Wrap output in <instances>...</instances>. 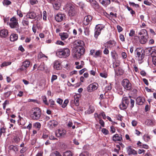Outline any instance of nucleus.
<instances>
[{"mask_svg":"<svg viewBox=\"0 0 156 156\" xmlns=\"http://www.w3.org/2000/svg\"><path fill=\"white\" fill-rule=\"evenodd\" d=\"M76 46L75 48V53L74 56L76 58H80L83 55L85 51V49L83 47L85 45L84 42L82 41L78 40L76 42Z\"/></svg>","mask_w":156,"mask_h":156,"instance_id":"obj_1","label":"nucleus"},{"mask_svg":"<svg viewBox=\"0 0 156 156\" xmlns=\"http://www.w3.org/2000/svg\"><path fill=\"white\" fill-rule=\"evenodd\" d=\"M131 97H123L121 103L119 105V107L121 110L126 109L128 107L130 101V107H133L135 103L134 100L131 98Z\"/></svg>","mask_w":156,"mask_h":156,"instance_id":"obj_2","label":"nucleus"},{"mask_svg":"<svg viewBox=\"0 0 156 156\" xmlns=\"http://www.w3.org/2000/svg\"><path fill=\"white\" fill-rule=\"evenodd\" d=\"M41 113L38 108H33L30 112V117L32 119L37 120L41 117Z\"/></svg>","mask_w":156,"mask_h":156,"instance_id":"obj_3","label":"nucleus"},{"mask_svg":"<svg viewBox=\"0 0 156 156\" xmlns=\"http://www.w3.org/2000/svg\"><path fill=\"white\" fill-rule=\"evenodd\" d=\"M10 22L9 23L10 27L12 29L15 28L17 32L20 33V31L19 29V25L18 23V19L13 16L10 19Z\"/></svg>","mask_w":156,"mask_h":156,"instance_id":"obj_4","label":"nucleus"},{"mask_svg":"<svg viewBox=\"0 0 156 156\" xmlns=\"http://www.w3.org/2000/svg\"><path fill=\"white\" fill-rule=\"evenodd\" d=\"M135 56L138 60H142L144 57V51L140 48H136L135 51Z\"/></svg>","mask_w":156,"mask_h":156,"instance_id":"obj_5","label":"nucleus"},{"mask_svg":"<svg viewBox=\"0 0 156 156\" xmlns=\"http://www.w3.org/2000/svg\"><path fill=\"white\" fill-rule=\"evenodd\" d=\"M66 7L68 10V13L69 16H73L75 14V7L73 4L70 3H67Z\"/></svg>","mask_w":156,"mask_h":156,"instance_id":"obj_6","label":"nucleus"},{"mask_svg":"<svg viewBox=\"0 0 156 156\" xmlns=\"http://www.w3.org/2000/svg\"><path fill=\"white\" fill-rule=\"evenodd\" d=\"M105 26L102 24H99L96 25L95 29L94 37L97 38L100 34L101 31L105 28Z\"/></svg>","mask_w":156,"mask_h":156,"instance_id":"obj_7","label":"nucleus"},{"mask_svg":"<svg viewBox=\"0 0 156 156\" xmlns=\"http://www.w3.org/2000/svg\"><path fill=\"white\" fill-rule=\"evenodd\" d=\"M122 85L124 88L127 90L131 89L132 86L129 81L127 79L123 80L122 82Z\"/></svg>","mask_w":156,"mask_h":156,"instance_id":"obj_8","label":"nucleus"},{"mask_svg":"<svg viewBox=\"0 0 156 156\" xmlns=\"http://www.w3.org/2000/svg\"><path fill=\"white\" fill-rule=\"evenodd\" d=\"M30 62L28 60H26L23 62L20 68L18 69V71L21 72L26 70V69L29 67L30 65Z\"/></svg>","mask_w":156,"mask_h":156,"instance_id":"obj_9","label":"nucleus"},{"mask_svg":"<svg viewBox=\"0 0 156 156\" xmlns=\"http://www.w3.org/2000/svg\"><path fill=\"white\" fill-rule=\"evenodd\" d=\"M27 18L30 19H35V20H40L39 18V15H37L34 12H28L27 15Z\"/></svg>","mask_w":156,"mask_h":156,"instance_id":"obj_10","label":"nucleus"},{"mask_svg":"<svg viewBox=\"0 0 156 156\" xmlns=\"http://www.w3.org/2000/svg\"><path fill=\"white\" fill-rule=\"evenodd\" d=\"M98 85L97 83H94L90 84L87 87V91L89 92H91L96 90L98 87Z\"/></svg>","mask_w":156,"mask_h":156,"instance_id":"obj_11","label":"nucleus"},{"mask_svg":"<svg viewBox=\"0 0 156 156\" xmlns=\"http://www.w3.org/2000/svg\"><path fill=\"white\" fill-rule=\"evenodd\" d=\"M116 0H99V2L102 5L106 7L110 4L111 2H116Z\"/></svg>","mask_w":156,"mask_h":156,"instance_id":"obj_12","label":"nucleus"},{"mask_svg":"<svg viewBox=\"0 0 156 156\" xmlns=\"http://www.w3.org/2000/svg\"><path fill=\"white\" fill-rule=\"evenodd\" d=\"M112 140L115 142L117 141H122V135L118 134L114 135L112 136Z\"/></svg>","mask_w":156,"mask_h":156,"instance_id":"obj_13","label":"nucleus"},{"mask_svg":"<svg viewBox=\"0 0 156 156\" xmlns=\"http://www.w3.org/2000/svg\"><path fill=\"white\" fill-rule=\"evenodd\" d=\"M9 32L6 29H3L0 31V37L2 38L6 37L8 35Z\"/></svg>","mask_w":156,"mask_h":156,"instance_id":"obj_14","label":"nucleus"},{"mask_svg":"<svg viewBox=\"0 0 156 156\" xmlns=\"http://www.w3.org/2000/svg\"><path fill=\"white\" fill-rule=\"evenodd\" d=\"M65 17V15L61 13H58L55 16V19L58 22H60L63 20Z\"/></svg>","mask_w":156,"mask_h":156,"instance_id":"obj_15","label":"nucleus"},{"mask_svg":"<svg viewBox=\"0 0 156 156\" xmlns=\"http://www.w3.org/2000/svg\"><path fill=\"white\" fill-rule=\"evenodd\" d=\"M92 17L90 15H88L86 16L83 21V24L85 26H87L89 24L90 21L91 20Z\"/></svg>","mask_w":156,"mask_h":156,"instance_id":"obj_16","label":"nucleus"},{"mask_svg":"<svg viewBox=\"0 0 156 156\" xmlns=\"http://www.w3.org/2000/svg\"><path fill=\"white\" fill-rule=\"evenodd\" d=\"M66 131L65 130H61L59 129L56 133V135L57 137H64L66 134Z\"/></svg>","mask_w":156,"mask_h":156,"instance_id":"obj_17","label":"nucleus"},{"mask_svg":"<svg viewBox=\"0 0 156 156\" xmlns=\"http://www.w3.org/2000/svg\"><path fill=\"white\" fill-rule=\"evenodd\" d=\"M127 152L129 155H136L137 154V151L133 149L131 146H129L126 148Z\"/></svg>","mask_w":156,"mask_h":156,"instance_id":"obj_18","label":"nucleus"},{"mask_svg":"<svg viewBox=\"0 0 156 156\" xmlns=\"http://www.w3.org/2000/svg\"><path fill=\"white\" fill-rule=\"evenodd\" d=\"M58 124V122L55 120H52L49 121L48 124L51 127L54 128L56 127Z\"/></svg>","mask_w":156,"mask_h":156,"instance_id":"obj_19","label":"nucleus"},{"mask_svg":"<svg viewBox=\"0 0 156 156\" xmlns=\"http://www.w3.org/2000/svg\"><path fill=\"white\" fill-rule=\"evenodd\" d=\"M116 42L113 40H110L105 44V45H107V48H111L115 46Z\"/></svg>","mask_w":156,"mask_h":156,"instance_id":"obj_20","label":"nucleus"},{"mask_svg":"<svg viewBox=\"0 0 156 156\" xmlns=\"http://www.w3.org/2000/svg\"><path fill=\"white\" fill-rule=\"evenodd\" d=\"M148 38V35H142L141 37L140 40V43L142 44H146L147 41V39Z\"/></svg>","mask_w":156,"mask_h":156,"instance_id":"obj_21","label":"nucleus"},{"mask_svg":"<svg viewBox=\"0 0 156 156\" xmlns=\"http://www.w3.org/2000/svg\"><path fill=\"white\" fill-rule=\"evenodd\" d=\"M62 49L63 53L64 56H65V58L67 57L70 54V51L69 48H62Z\"/></svg>","mask_w":156,"mask_h":156,"instance_id":"obj_22","label":"nucleus"},{"mask_svg":"<svg viewBox=\"0 0 156 156\" xmlns=\"http://www.w3.org/2000/svg\"><path fill=\"white\" fill-rule=\"evenodd\" d=\"M19 119L18 120V123L21 125H24L27 122V120L25 118L21 117L20 115L19 116Z\"/></svg>","mask_w":156,"mask_h":156,"instance_id":"obj_23","label":"nucleus"},{"mask_svg":"<svg viewBox=\"0 0 156 156\" xmlns=\"http://www.w3.org/2000/svg\"><path fill=\"white\" fill-rule=\"evenodd\" d=\"M56 55L60 58H64L63 53L62 49H60L58 50L56 53Z\"/></svg>","mask_w":156,"mask_h":156,"instance_id":"obj_24","label":"nucleus"},{"mask_svg":"<svg viewBox=\"0 0 156 156\" xmlns=\"http://www.w3.org/2000/svg\"><path fill=\"white\" fill-rule=\"evenodd\" d=\"M59 35L60 36L61 40L62 41L65 40L69 37V35L66 33H61L59 34Z\"/></svg>","mask_w":156,"mask_h":156,"instance_id":"obj_25","label":"nucleus"},{"mask_svg":"<svg viewBox=\"0 0 156 156\" xmlns=\"http://www.w3.org/2000/svg\"><path fill=\"white\" fill-rule=\"evenodd\" d=\"M90 4L91 6L95 9H98L99 8V5L98 3L95 0H92Z\"/></svg>","mask_w":156,"mask_h":156,"instance_id":"obj_26","label":"nucleus"},{"mask_svg":"<svg viewBox=\"0 0 156 156\" xmlns=\"http://www.w3.org/2000/svg\"><path fill=\"white\" fill-rule=\"evenodd\" d=\"M114 70L117 76L122 75L123 73V71L120 68L115 69Z\"/></svg>","mask_w":156,"mask_h":156,"instance_id":"obj_27","label":"nucleus"},{"mask_svg":"<svg viewBox=\"0 0 156 156\" xmlns=\"http://www.w3.org/2000/svg\"><path fill=\"white\" fill-rule=\"evenodd\" d=\"M54 68L56 70H59L61 69V64L58 61H56L54 62Z\"/></svg>","mask_w":156,"mask_h":156,"instance_id":"obj_28","label":"nucleus"},{"mask_svg":"<svg viewBox=\"0 0 156 156\" xmlns=\"http://www.w3.org/2000/svg\"><path fill=\"white\" fill-rule=\"evenodd\" d=\"M136 103L139 105H142L144 101V99L143 98L138 97L136 100Z\"/></svg>","mask_w":156,"mask_h":156,"instance_id":"obj_29","label":"nucleus"},{"mask_svg":"<svg viewBox=\"0 0 156 156\" xmlns=\"http://www.w3.org/2000/svg\"><path fill=\"white\" fill-rule=\"evenodd\" d=\"M145 122L146 124L148 126H153L154 125V122L152 120L147 119Z\"/></svg>","mask_w":156,"mask_h":156,"instance_id":"obj_30","label":"nucleus"},{"mask_svg":"<svg viewBox=\"0 0 156 156\" xmlns=\"http://www.w3.org/2000/svg\"><path fill=\"white\" fill-rule=\"evenodd\" d=\"M84 33L86 36H88L90 34V31L89 30V26H85L84 27Z\"/></svg>","mask_w":156,"mask_h":156,"instance_id":"obj_31","label":"nucleus"},{"mask_svg":"<svg viewBox=\"0 0 156 156\" xmlns=\"http://www.w3.org/2000/svg\"><path fill=\"white\" fill-rule=\"evenodd\" d=\"M10 38L11 41H16L18 39V35L16 34H13L10 35Z\"/></svg>","mask_w":156,"mask_h":156,"instance_id":"obj_32","label":"nucleus"},{"mask_svg":"<svg viewBox=\"0 0 156 156\" xmlns=\"http://www.w3.org/2000/svg\"><path fill=\"white\" fill-rule=\"evenodd\" d=\"M29 23L28 18H27V17L26 18H24V19L22 21L23 25L24 26H27V27L29 26Z\"/></svg>","mask_w":156,"mask_h":156,"instance_id":"obj_33","label":"nucleus"},{"mask_svg":"<svg viewBox=\"0 0 156 156\" xmlns=\"http://www.w3.org/2000/svg\"><path fill=\"white\" fill-rule=\"evenodd\" d=\"M111 54L112 58L113 59H114L115 60H116L118 58V55L115 51H112Z\"/></svg>","mask_w":156,"mask_h":156,"instance_id":"obj_34","label":"nucleus"},{"mask_svg":"<svg viewBox=\"0 0 156 156\" xmlns=\"http://www.w3.org/2000/svg\"><path fill=\"white\" fill-rule=\"evenodd\" d=\"M60 6V4L58 2H55L54 4H53V6L54 8L56 9H58Z\"/></svg>","mask_w":156,"mask_h":156,"instance_id":"obj_35","label":"nucleus"},{"mask_svg":"<svg viewBox=\"0 0 156 156\" xmlns=\"http://www.w3.org/2000/svg\"><path fill=\"white\" fill-rule=\"evenodd\" d=\"M33 127L39 130L41 127V124L39 122H36L33 124Z\"/></svg>","mask_w":156,"mask_h":156,"instance_id":"obj_36","label":"nucleus"},{"mask_svg":"<svg viewBox=\"0 0 156 156\" xmlns=\"http://www.w3.org/2000/svg\"><path fill=\"white\" fill-rule=\"evenodd\" d=\"M102 51L100 50L97 51L95 53V54L94 55V57L95 58H97L98 57L101 56V55Z\"/></svg>","mask_w":156,"mask_h":156,"instance_id":"obj_37","label":"nucleus"},{"mask_svg":"<svg viewBox=\"0 0 156 156\" xmlns=\"http://www.w3.org/2000/svg\"><path fill=\"white\" fill-rule=\"evenodd\" d=\"M140 35H147V30L145 29H143L141 30L138 33Z\"/></svg>","mask_w":156,"mask_h":156,"instance_id":"obj_38","label":"nucleus"},{"mask_svg":"<svg viewBox=\"0 0 156 156\" xmlns=\"http://www.w3.org/2000/svg\"><path fill=\"white\" fill-rule=\"evenodd\" d=\"M13 139L15 142L16 143H18L20 142V140L19 136L17 135L15 136L14 137Z\"/></svg>","mask_w":156,"mask_h":156,"instance_id":"obj_39","label":"nucleus"},{"mask_svg":"<svg viewBox=\"0 0 156 156\" xmlns=\"http://www.w3.org/2000/svg\"><path fill=\"white\" fill-rule=\"evenodd\" d=\"M50 156H62L60 154L59 152L57 151H55L52 153Z\"/></svg>","mask_w":156,"mask_h":156,"instance_id":"obj_40","label":"nucleus"},{"mask_svg":"<svg viewBox=\"0 0 156 156\" xmlns=\"http://www.w3.org/2000/svg\"><path fill=\"white\" fill-rule=\"evenodd\" d=\"M49 103L50 104V106L51 108H53L54 107V106L56 105L55 104V101L52 99H51L49 100Z\"/></svg>","mask_w":156,"mask_h":156,"instance_id":"obj_41","label":"nucleus"},{"mask_svg":"<svg viewBox=\"0 0 156 156\" xmlns=\"http://www.w3.org/2000/svg\"><path fill=\"white\" fill-rule=\"evenodd\" d=\"M11 63L10 62H4L1 65V67H3L5 66H7L10 65Z\"/></svg>","mask_w":156,"mask_h":156,"instance_id":"obj_42","label":"nucleus"},{"mask_svg":"<svg viewBox=\"0 0 156 156\" xmlns=\"http://www.w3.org/2000/svg\"><path fill=\"white\" fill-rule=\"evenodd\" d=\"M63 156H73V154L71 151H68L63 153Z\"/></svg>","mask_w":156,"mask_h":156,"instance_id":"obj_43","label":"nucleus"},{"mask_svg":"<svg viewBox=\"0 0 156 156\" xmlns=\"http://www.w3.org/2000/svg\"><path fill=\"white\" fill-rule=\"evenodd\" d=\"M94 111V109L93 106H90L89 107V109L87 111V113L88 114H90L93 113Z\"/></svg>","mask_w":156,"mask_h":156,"instance_id":"obj_44","label":"nucleus"},{"mask_svg":"<svg viewBox=\"0 0 156 156\" xmlns=\"http://www.w3.org/2000/svg\"><path fill=\"white\" fill-rule=\"evenodd\" d=\"M42 99L43 102L47 105H49V103L48 102L47 98L45 96H44L42 97Z\"/></svg>","mask_w":156,"mask_h":156,"instance_id":"obj_45","label":"nucleus"},{"mask_svg":"<svg viewBox=\"0 0 156 156\" xmlns=\"http://www.w3.org/2000/svg\"><path fill=\"white\" fill-rule=\"evenodd\" d=\"M12 91H10L6 92H5L4 94V96L5 98L9 97L12 94Z\"/></svg>","mask_w":156,"mask_h":156,"instance_id":"obj_46","label":"nucleus"},{"mask_svg":"<svg viewBox=\"0 0 156 156\" xmlns=\"http://www.w3.org/2000/svg\"><path fill=\"white\" fill-rule=\"evenodd\" d=\"M116 92L120 95H122L123 93V92L122 90V88L120 87L118 88Z\"/></svg>","mask_w":156,"mask_h":156,"instance_id":"obj_47","label":"nucleus"},{"mask_svg":"<svg viewBox=\"0 0 156 156\" xmlns=\"http://www.w3.org/2000/svg\"><path fill=\"white\" fill-rule=\"evenodd\" d=\"M3 3L4 5H9L11 4V2L9 0H4L3 2Z\"/></svg>","mask_w":156,"mask_h":156,"instance_id":"obj_48","label":"nucleus"},{"mask_svg":"<svg viewBox=\"0 0 156 156\" xmlns=\"http://www.w3.org/2000/svg\"><path fill=\"white\" fill-rule=\"evenodd\" d=\"M69 100L68 99H66L64 101V103L62 104V107L63 108H65L67 105V104L69 103Z\"/></svg>","mask_w":156,"mask_h":156,"instance_id":"obj_49","label":"nucleus"},{"mask_svg":"<svg viewBox=\"0 0 156 156\" xmlns=\"http://www.w3.org/2000/svg\"><path fill=\"white\" fill-rule=\"evenodd\" d=\"M120 65V63L119 62L116 61L113 63V67L114 69L119 66Z\"/></svg>","mask_w":156,"mask_h":156,"instance_id":"obj_50","label":"nucleus"},{"mask_svg":"<svg viewBox=\"0 0 156 156\" xmlns=\"http://www.w3.org/2000/svg\"><path fill=\"white\" fill-rule=\"evenodd\" d=\"M5 132V128L4 127L1 128L0 130V137H1L2 133L4 134Z\"/></svg>","mask_w":156,"mask_h":156,"instance_id":"obj_51","label":"nucleus"},{"mask_svg":"<svg viewBox=\"0 0 156 156\" xmlns=\"http://www.w3.org/2000/svg\"><path fill=\"white\" fill-rule=\"evenodd\" d=\"M129 4L130 5L136 8H138L139 7V5L138 4H136L133 2H129Z\"/></svg>","mask_w":156,"mask_h":156,"instance_id":"obj_52","label":"nucleus"},{"mask_svg":"<svg viewBox=\"0 0 156 156\" xmlns=\"http://www.w3.org/2000/svg\"><path fill=\"white\" fill-rule=\"evenodd\" d=\"M79 99H74V101H72L71 102H74L76 106H78L79 105Z\"/></svg>","mask_w":156,"mask_h":156,"instance_id":"obj_53","label":"nucleus"},{"mask_svg":"<svg viewBox=\"0 0 156 156\" xmlns=\"http://www.w3.org/2000/svg\"><path fill=\"white\" fill-rule=\"evenodd\" d=\"M38 70H43L44 69V67L43 64H41L39 66L37 69Z\"/></svg>","mask_w":156,"mask_h":156,"instance_id":"obj_54","label":"nucleus"},{"mask_svg":"<svg viewBox=\"0 0 156 156\" xmlns=\"http://www.w3.org/2000/svg\"><path fill=\"white\" fill-rule=\"evenodd\" d=\"M105 49L103 51V53L105 54H108L109 53V50H108L107 48V46L106 45H105Z\"/></svg>","mask_w":156,"mask_h":156,"instance_id":"obj_55","label":"nucleus"},{"mask_svg":"<svg viewBox=\"0 0 156 156\" xmlns=\"http://www.w3.org/2000/svg\"><path fill=\"white\" fill-rule=\"evenodd\" d=\"M112 88V86L111 85L106 86L105 87V90L106 91L110 90Z\"/></svg>","mask_w":156,"mask_h":156,"instance_id":"obj_56","label":"nucleus"},{"mask_svg":"<svg viewBox=\"0 0 156 156\" xmlns=\"http://www.w3.org/2000/svg\"><path fill=\"white\" fill-rule=\"evenodd\" d=\"M116 117L118 120H120L121 121H122L123 118V117L120 114L118 115Z\"/></svg>","mask_w":156,"mask_h":156,"instance_id":"obj_57","label":"nucleus"},{"mask_svg":"<svg viewBox=\"0 0 156 156\" xmlns=\"http://www.w3.org/2000/svg\"><path fill=\"white\" fill-rule=\"evenodd\" d=\"M119 38L120 40L122 42H124L125 41V38L124 36L121 34H120L119 35Z\"/></svg>","mask_w":156,"mask_h":156,"instance_id":"obj_58","label":"nucleus"},{"mask_svg":"<svg viewBox=\"0 0 156 156\" xmlns=\"http://www.w3.org/2000/svg\"><path fill=\"white\" fill-rule=\"evenodd\" d=\"M152 61L153 64L156 66V56H152Z\"/></svg>","mask_w":156,"mask_h":156,"instance_id":"obj_59","label":"nucleus"},{"mask_svg":"<svg viewBox=\"0 0 156 156\" xmlns=\"http://www.w3.org/2000/svg\"><path fill=\"white\" fill-rule=\"evenodd\" d=\"M102 132L105 135L108 134L109 133L108 130L105 128L102 129Z\"/></svg>","mask_w":156,"mask_h":156,"instance_id":"obj_60","label":"nucleus"},{"mask_svg":"<svg viewBox=\"0 0 156 156\" xmlns=\"http://www.w3.org/2000/svg\"><path fill=\"white\" fill-rule=\"evenodd\" d=\"M100 75L102 77L104 78H106L107 76V74L105 73H100Z\"/></svg>","mask_w":156,"mask_h":156,"instance_id":"obj_61","label":"nucleus"},{"mask_svg":"<svg viewBox=\"0 0 156 156\" xmlns=\"http://www.w3.org/2000/svg\"><path fill=\"white\" fill-rule=\"evenodd\" d=\"M121 55L122 58L124 59H125L127 57L126 54V52H123L121 53Z\"/></svg>","mask_w":156,"mask_h":156,"instance_id":"obj_62","label":"nucleus"},{"mask_svg":"<svg viewBox=\"0 0 156 156\" xmlns=\"http://www.w3.org/2000/svg\"><path fill=\"white\" fill-rule=\"evenodd\" d=\"M135 31L133 30H130V32L129 34V36L130 37H133L135 34Z\"/></svg>","mask_w":156,"mask_h":156,"instance_id":"obj_63","label":"nucleus"},{"mask_svg":"<svg viewBox=\"0 0 156 156\" xmlns=\"http://www.w3.org/2000/svg\"><path fill=\"white\" fill-rule=\"evenodd\" d=\"M99 123L102 127H104L105 122L102 119H100L99 120Z\"/></svg>","mask_w":156,"mask_h":156,"instance_id":"obj_64","label":"nucleus"}]
</instances>
